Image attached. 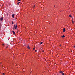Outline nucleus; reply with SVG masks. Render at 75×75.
Instances as JSON below:
<instances>
[{
  "mask_svg": "<svg viewBox=\"0 0 75 75\" xmlns=\"http://www.w3.org/2000/svg\"><path fill=\"white\" fill-rule=\"evenodd\" d=\"M18 1H21V0H18Z\"/></svg>",
  "mask_w": 75,
  "mask_h": 75,
  "instance_id": "16",
  "label": "nucleus"
},
{
  "mask_svg": "<svg viewBox=\"0 0 75 75\" xmlns=\"http://www.w3.org/2000/svg\"><path fill=\"white\" fill-rule=\"evenodd\" d=\"M34 7H35V6L34 5Z\"/></svg>",
  "mask_w": 75,
  "mask_h": 75,
  "instance_id": "26",
  "label": "nucleus"
},
{
  "mask_svg": "<svg viewBox=\"0 0 75 75\" xmlns=\"http://www.w3.org/2000/svg\"><path fill=\"white\" fill-rule=\"evenodd\" d=\"M18 4V5H19V4Z\"/></svg>",
  "mask_w": 75,
  "mask_h": 75,
  "instance_id": "23",
  "label": "nucleus"
},
{
  "mask_svg": "<svg viewBox=\"0 0 75 75\" xmlns=\"http://www.w3.org/2000/svg\"><path fill=\"white\" fill-rule=\"evenodd\" d=\"M3 20V17H1L0 18V21H2Z\"/></svg>",
  "mask_w": 75,
  "mask_h": 75,
  "instance_id": "2",
  "label": "nucleus"
},
{
  "mask_svg": "<svg viewBox=\"0 0 75 75\" xmlns=\"http://www.w3.org/2000/svg\"><path fill=\"white\" fill-rule=\"evenodd\" d=\"M42 44V42H40V44Z\"/></svg>",
  "mask_w": 75,
  "mask_h": 75,
  "instance_id": "14",
  "label": "nucleus"
},
{
  "mask_svg": "<svg viewBox=\"0 0 75 75\" xmlns=\"http://www.w3.org/2000/svg\"><path fill=\"white\" fill-rule=\"evenodd\" d=\"M69 17H71L72 16L71 15H69Z\"/></svg>",
  "mask_w": 75,
  "mask_h": 75,
  "instance_id": "9",
  "label": "nucleus"
},
{
  "mask_svg": "<svg viewBox=\"0 0 75 75\" xmlns=\"http://www.w3.org/2000/svg\"><path fill=\"white\" fill-rule=\"evenodd\" d=\"M12 17H13V18H14V14H13L12 15Z\"/></svg>",
  "mask_w": 75,
  "mask_h": 75,
  "instance_id": "3",
  "label": "nucleus"
},
{
  "mask_svg": "<svg viewBox=\"0 0 75 75\" xmlns=\"http://www.w3.org/2000/svg\"><path fill=\"white\" fill-rule=\"evenodd\" d=\"M5 74L4 73H3V75H5Z\"/></svg>",
  "mask_w": 75,
  "mask_h": 75,
  "instance_id": "17",
  "label": "nucleus"
},
{
  "mask_svg": "<svg viewBox=\"0 0 75 75\" xmlns=\"http://www.w3.org/2000/svg\"><path fill=\"white\" fill-rule=\"evenodd\" d=\"M17 25H15L13 26V30H14V28H15V29H16V28H17Z\"/></svg>",
  "mask_w": 75,
  "mask_h": 75,
  "instance_id": "1",
  "label": "nucleus"
},
{
  "mask_svg": "<svg viewBox=\"0 0 75 75\" xmlns=\"http://www.w3.org/2000/svg\"><path fill=\"white\" fill-rule=\"evenodd\" d=\"M74 48H75V45H74Z\"/></svg>",
  "mask_w": 75,
  "mask_h": 75,
  "instance_id": "18",
  "label": "nucleus"
},
{
  "mask_svg": "<svg viewBox=\"0 0 75 75\" xmlns=\"http://www.w3.org/2000/svg\"><path fill=\"white\" fill-rule=\"evenodd\" d=\"M27 48H28V49H30V47L29 46H28Z\"/></svg>",
  "mask_w": 75,
  "mask_h": 75,
  "instance_id": "5",
  "label": "nucleus"
},
{
  "mask_svg": "<svg viewBox=\"0 0 75 75\" xmlns=\"http://www.w3.org/2000/svg\"><path fill=\"white\" fill-rule=\"evenodd\" d=\"M12 32L13 33V34H14V35L15 34V32H14V31H12Z\"/></svg>",
  "mask_w": 75,
  "mask_h": 75,
  "instance_id": "6",
  "label": "nucleus"
},
{
  "mask_svg": "<svg viewBox=\"0 0 75 75\" xmlns=\"http://www.w3.org/2000/svg\"><path fill=\"white\" fill-rule=\"evenodd\" d=\"M20 2H19L17 3V4H20Z\"/></svg>",
  "mask_w": 75,
  "mask_h": 75,
  "instance_id": "13",
  "label": "nucleus"
},
{
  "mask_svg": "<svg viewBox=\"0 0 75 75\" xmlns=\"http://www.w3.org/2000/svg\"><path fill=\"white\" fill-rule=\"evenodd\" d=\"M63 31V32H65V28H64Z\"/></svg>",
  "mask_w": 75,
  "mask_h": 75,
  "instance_id": "4",
  "label": "nucleus"
},
{
  "mask_svg": "<svg viewBox=\"0 0 75 75\" xmlns=\"http://www.w3.org/2000/svg\"><path fill=\"white\" fill-rule=\"evenodd\" d=\"M54 7H55V5H54Z\"/></svg>",
  "mask_w": 75,
  "mask_h": 75,
  "instance_id": "25",
  "label": "nucleus"
},
{
  "mask_svg": "<svg viewBox=\"0 0 75 75\" xmlns=\"http://www.w3.org/2000/svg\"><path fill=\"white\" fill-rule=\"evenodd\" d=\"M4 44H2V45H4Z\"/></svg>",
  "mask_w": 75,
  "mask_h": 75,
  "instance_id": "21",
  "label": "nucleus"
},
{
  "mask_svg": "<svg viewBox=\"0 0 75 75\" xmlns=\"http://www.w3.org/2000/svg\"><path fill=\"white\" fill-rule=\"evenodd\" d=\"M42 51V52H44V51L43 50V51Z\"/></svg>",
  "mask_w": 75,
  "mask_h": 75,
  "instance_id": "22",
  "label": "nucleus"
},
{
  "mask_svg": "<svg viewBox=\"0 0 75 75\" xmlns=\"http://www.w3.org/2000/svg\"><path fill=\"white\" fill-rule=\"evenodd\" d=\"M12 24H14V22H13V21H12Z\"/></svg>",
  "mask_w": 75,
  "mask_h": 75,
  "instance_id": "10",
  "label": "nucleus"
},
{
  "mask_svg": "<svg viewBox=\"0 0 75 75\" xmlns=\"http://www.w3.org/2000/svg\"><path fill=\"white\" fill-rule=\"evenodd\" d=\"M6 47H8V44H7L6 45Z\"/></svg>",
  "mask_w": 75,
  "mask_h": 75,
  "instance_id": "7",
  "label": "nucleus"
},
{
  "mask_svg": "<svg viewBox=\"0 0 75 75\" xmlns=\"http://www.w3.org/2000/svg\"><path fill=\"white\" fill-rule=\"evenodd\" d=\"M60 46H61V45H60Z\"/></svg>",
  "mask_w": 75,
  "mask_h": 75,
  "instance_id": "24",
  "label": "nucleus"
},
{
  "mask_svg": "<svg viewBox=\"0 0 75 75\" xmlns=\"http://www.w3.org/2000/svg\"><path fill=\"white\" fill-rule=\"evenodd\" d=\"M64 37H65V36H64V35H63V36H62L61 37H62V38H64Z\"/></svg>",
  "mask_w": 75,
  "mask_h": 75,
  "instance_id": "8",
  "label": "nucleus"
},
{
  "mask_svg": "<svg viewBox=\"0 0 75 75\" xmlns=\"http://www.w3.org/2000/svg\"><path fill=\"white\" fill-rule=\"evenodd\" d=\"M33 50H35V48H33Z\"/></svg>",
  "mask_w": 75,
  "mask_h": 75,
  "instance_id": "19",
  "label": "nucleus"
},
{
  "mask_svg": "<svg viewBox=\"0 0 75 75\" xmlns=\"http://www.w3.org/2000/svg\"><path fill=\"white\" fill-rule=\"evenodd\" d=\"M62 75H65V74H64V73H62Z\"/></svg>",
  "mask_w": 75,
  "mask_h": 75,
  "instance_id": "15",
  "label": "nucleus"
},
{
  "mask_svg": "<svg viewBox=\"0 0 75 75\" xmlns=\"http://www.w3.org/2000/svg\"><path fill=\"white\" fill-rule=\"evenodd\" d=\"M35 52H37V50H35Z\"/></svg>",
  "mask_w": 75,
  "mask_h": 75,
  "instance_id": "20",
  "label": "nucleus"
},
{
  "mask_svg": "<svg viewBox=\"0 0 75 75\" xmlns=\"http://www.w3.org/2000/svg\"><path fill=\"white\" fill-rule=\"evenodd\" d=\"M60 73H61V74H62V73H63V72H62V71H60Z\"/></svg>",
  "mask_w": 75,
  "mask_h": 75,
  "instance_id": "12",
  "label": "nucleus"
},
{
  "mask_svg": "<svg viewBox=\"0 0 75 75\" xmlns=\"http://www.w3.org/2000/svg\"><path fill=\"white\" fill-rule=\"evenodd\" d=\"M72 23H73V24H74V21H72Z\"/></svg>",
  "mask_w": 75,
  "mask_h": 75,
  "instance_id": "11",
  "label": "nucleus"
}]
</instances>
